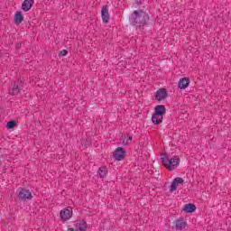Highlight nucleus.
I'll return each mask as SVG.
<instances>
[{
	"label": "nucleus",
	"instance_id": "20",
	"mask_svg": "<svg viewBox=\"0 0 231 231\" xmlns=\"http://www.w3.org/2000/svg\"><path fill=\"white\" fill-rule=\"evenodd\" d=\"M133 143V136L127 134V139H124L122 142V144L125 146V145H129V143Z\"/></svg>",
	"mask_w": 231,
	"mask_h": 231
},
{
	"label": "nucleus",
	"instance_id": "2",
	"mask_svg": "<svg viewBox=\"0 0 231 231\" xmlns=\"http://www.w3.org/2000/svg\"><path fill=\"white\" fill-rule=\"evenodd\" d=\"M180 156L175 155L173 157H169V154L167 152H163L161 155V163L162 165L167 169V171H170L172 172V171H176L178 167H180Z\"/></svg>",
	"mask_w": 231,
	"mask_h": 231
},
{
	"label": "nucleus",
	"instance_id": "11",
	"mask_svg": "<svg viewBox=\"0 0 231 231\" xmlns=\"http://www.w3.org/2000/svg\"><path fill=\"white\" fill-rule=\"evenodd\" d=\"M154 113L163 118L167 115V108L163 105H157L154 107Z\"/></svg>",
	"mask_w": 231,
	"mask_h": 231
},
{
	"label": "nucleus",
	"instance_id": "21",
	"mask_svg": "<svg viewBox=\"0 0 231 231\" xmlns=\"http://www.w3.org/2000/svg\"><path fill=\"white\" fill-rule=\"evenodd\" d=\"M91 139L87 138L84 141H82V145H84V147H91Z\"/></svg>",
	"mask_w": 231,
	"mask_h": 231
},
{
	"label": "nucleus",
	"instance_id": "4",
	"mask_svg": "<svg viewBox=\"0 0 231 231\" xmlns=\"http://www.w3.org/2000/svg\"><path fill=\"white\" fill-rule=\"evenodd\" d=\"M18 198L19 199H21V201H26L28 199H33V195H32L30 189H27L25 188H20Z\"/></svg>",
	"mask_w": 231,
	"mask_h": 231
},
{
	"label": "nucleus",
	"instance_id": "10",
	"mask_svg": "<svg viewBox=\"0 0 231 231\" xmlns=\"http://www.w3.org/2000/svg\"><path fill=\"white\" fill-rule=\"evenodd\" d=\"M34 5H35V0H24L22 3V10L23 12H30Z\"/></svg>",
	"mask_w": 231,
	"mask_h": 231
},
{
	"label": "nucleus",
	"instance_id": "24",
	"mask_svg": "<svg viewBox=\"0 0 231 231\" xmlns=\"http://www.w3.org/2000/svg\"><path fill=\"white\" fill-rule=\"evenodd\" d=\"M67 231H79V230H78V229H75V228H73V227H69V228H68Z\"/></svg>",
	"mask_w": 231,
	"mask_h": 231
},
{
	"label": "nucleus",
	"instance_id": "23",
	"mask_svg": "<svg viewBox=\"0 0 231 231\" xmlns=\"http://www.w3.org/2000/svg\"><path fill=\"white\" fill-rule=\"evenodd\" d=\"M22 46H23L22 42L16 43V50H21Z\"/></svg>",
	"mask_w": 231,
	"mask_h": 231
},
{
	"label": "nucleus",
	"instance_id": "12",
	"mask_svg": "<svg viewBox=\"0 0 231 231\" xmlns=\"http://www.w3.org/2000/svg\"><path fill=\"white\" fill-rule=\"evenodd\" d=\"M190 84V79L189 78H182L179 80L178 88L179 89H187Z\"/></svg>",
	"mask_w": 231,
	"mask_h": 231
},
{
	"label": "nucleus",
	"instance_id": "25",
	"mask_svg": "<svg viewBox=\"0 0 231 231\" xmlns=\"http://www.w3.org/2000/svg\"><path fill=\"white\" fill-rule=\"evenodd\" d=\"M135 5H140L139 0H135Z\"/></svg>",
	"mask_w": 231,
	"mask_h": 231
},
{
	"label": "nucleus",
	"instance_id": "15",
	"mask_svg": "<svg viewBox=\"0 0 231 231\" xmlns=\"http://www.w3.org/2000/svg\"><path fill=\"white\" fill-rule=\"evenodd\" d=\"M75 226L79 231H87L88 230V222H86V220H82V219L78 220Z\"/></svg>",
	"mask_w": 231,
	"mask_h": 231
},
{
	"label": "nucleus",
	"instance_id": "1",
	"mask_svg": "<svg viewBox=\"0 0 231 231\" xmlns=\"http://www.w3.org/2000/svg\"><path fill=\"white\" fill-rule=\"evenodd\" d=\"M129 24L130 26L136 27V30L143 31L151 24V16L143 9L134 10L129 15Z\"/></svg>",
	"mask_w": 231,
	"mask_h": 231
},
{
	"label": "nucleus",
	"instance_id": "19",
	"mask_svg": "<svg viewBox=\"0 0 231 231\" xmlns=\"http://www.w3.org/2000/svg\"><path fill=\"white\" fill-rule=\"evenodd\" d=\"M12 93L13 95H19V93H21V87H19V84L14 83Z\"/></svg>",
	"mask_w": 231,
	"mask_h": 231
},
{
	"label": "nucleus",
	"instance_id": "16",
	"mask_svg": "<svg viewBox=\"0 0 231 231\" xmlns=\"http://www.w3.org/2000/svg\"><path fill=\"white\" fill-rule=\"evenodd\" d=\"M152 122L154 125H160V124L163 122V117H161L160 115H156V112H154L152 116Z\"/></svg>",
	"mask_w": 231,
	"mask_h": 231
},
{
	"label": "nucleus",
	"instance_id": "26",
	"mask_svg": "<svg viewBox=\"0 0 231 231\" xmlns=\"http://www.w3.org/2000/svg\"><path fill=\"white\" fill-rule=\"evenodd\" d=\"M0 165H1V162H0Z\"/></svg>",
	"mask_w": 231,
	"mask_h": 231
},
{
	"label": "nucleus",
	"instance_id": "7",
	"mask_svg": "<svg viewBox=\"0 0 231 231\" xmlns=\"http://www.w3.org/2000/svg\"><path fill=\"white\" fill-rule=\"evenodd\" d=\"M155 100L158 102H162V100H165L167 97H169V92L167 91V88H161L155 92Z\"/></svg>",
	"mask_w": 231,
	"mask_h": 231
},
{
	"label": "nucleus",
	"instance_id": "8",
	"mask_svg": "<svg viewBox=\"0 0 231 231\" xmlns=\"http://www.w3.org/2000/svg\"><path fill=\"white\" fill-rule=\"evenodd\" d=\"M185 183V180L181 177H176L171 181V184L170 186V192H176L178 190V185H183Z\"/></svg>",
	"mask_w": 231,
	"mask_h": 231
},
{
	"label": "nucleus",
	"instance_id": "3",
	"mask_svg": "<svg viewBox=\"0 0 231 231\" xmlns=\"http://www.w3.org/2000/svg\"><path fill=\"white\" fill-rule=\"evenodd\" d=\"M173 226L175 230L183 231L187 230V227L189 226V224H187V220L184 217H180L173 221Z\"/></svg>",
	"mask_w": 231,
	"mask_h": 231
},
{
	"label": "nucleus",
	"instance_id": "9",
	"mask_svg": "<svg viewBox=\"0 0 231 231\" xmlns=\"http://www.w3.org/2000/svg\"><path fill=\"white\" fill-rule=\"evenodd\" d=\"M101 17L104 24H107L109 23L110 15H109V8L107 5H104L101 9Z\"/></svg>",
	"mask_w": 231,
	"mask_h": 231
},
{
	"label": "nucleus",
	"instance_id": "13",
	"mask_svg": "<svg viewBox=\"0 0 231 231\" xmlns=\"http://www.w3.org/2000/svg\"><path fill=\"white\" fill-rule=\"evenodd\" d=\"M196 208H197L196 204L188 203L183 206L182 210H183V212H185V214H192V213H194Z\"/></svg>",
	"mask_w": 231,
	"mask_h": 231
},
{
	"label": "nucleus",
	"instance_id": "6",
	"mask_svg": "<svg viewBox=\"0 0 231 231\" xmlns=\"http://www.w3.org/2000/svg\"><path fill=\"white\" fill-rule=\"evenodd\" d=\"M125 149L124 147H117L114 152V158L116 162H122V160H125L126 154Z\"/></svg>",
	"mask_w": 231,
	"mask_h": 231
},
{
	"label": "nucleus",
	"instance_id": "18",
	"mask_svg": "<svg viewBox=\"0 0 231 231\" xmlns=\"http://www.w3.org/2000/svg\"><path fill=\"white\" fill-rule=\"evenodd\" d=\"M6 127H7V129H14V128L17 127V121L11 120V121L7 122Z\"/></svg>",
	"mask_w": 231,
	"mask_h": 231
},
{
	"label": "nucleus",
	"instance_id": "14",
	"mask_svg": "<svg viewBox=\"0 0 231 231\" xmlns=\"http://www.w3.org/2000/svg\"><path fill=\"white\" fill-rule=\"evenodd\" d=\"M24 21V16L23 15V12L17 11L14 14V23L16 26H19Z\"/></svg>",
	"mask_w": 231,
	"mask_h": 231
},
{
	"label": "nucleus",
	"instance_id": "5",
	"mask_svg": "<svg viewBox=\"0 0 231 231\" xmlns=\"http://www.w3.org/2000/svg\"><path fill=\"white\" fill-rule=\"evenodd\" d=\"M60 217L61 221H69L70 217H73V210L69 207H67L60 210Z\"/></svg>",
	"mask_w": 231,
	"mask_h": 231
},
{
	"label": "nucleus",
	"instance_id": "22",
	"mask_svg": "<svg viewBox=\"0 0 231 231\" xmlns=\"http://www.w3.org/2000/svg\"><path fill=\"white\" fill-rule=\"evenodd\" d=\"M66 55H68V50H66V49H63L58 54L59 57H66Z\"/></svg>",
	"mask_w": 231,
	"mask_h": 231
},
{
	"label": "nucleus",
	"instance_id": "17",
	"mask_svg": "<svg viewBox=\"0 0 231 231\" xmlns=\"http://www.w3.org/2000/svg\"><path fill=\"white\" fill-rule=\"evenodd\" d=\"M97 175L102 180H104V178H106L107 177V168L106 166L99 167L97 170Z\"/></svg>",
	"mask_w": 231,
	"mask_h": 231
}]
</instances>
